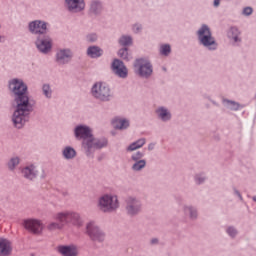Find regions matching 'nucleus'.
<instances>
[{"mask_svg": "<svg viewBox=\"0 0 256 256\" xmlns=\"http://www.w3.org/2000/svg\"><path fill=\"white\" fill-rule=\"evenodd\" d=\"M9 87L16 95L17 108L13 114L12 121L17 127L21 129L25 124V121L29 119V113H31L33 107L29 103V97L27 96V86L23 81L14 79L10 82Z\"/></svg>", "mask_w": 256, "mask_h": 256, "instance_id": "1", "label": "nucleus"}, {"mask_svg": "<svg viewBox=\"0 0 256 256\" xmlns=\"http://www.w3.org/2000/svg\"><path fill=\"white\" fill-rule=\"evenodd\" d=\"M54 219L58 222H51L48 224L47 229H49V231H57L62 227H65V224L67 223H72V225H76V227H81V225H83L81 216L76 212H59L54 216Z\"/></svg>", "mask_w": 256, "mask_h": 256, "instance_id": "2", "label": "nucleus"}, {"mask_svg": "<svg viewBox=\"0 0 256 256\" xmlns=\"http://www.w3.org/2000/svg\"><path fill=\"white\" fill-rule=\"evenodd\" d=\"M76 139H83V147L87 149V151H91L92 149H101L107 145V142H101L97 139L93 138V134L91 133V129L87 126H77L75 129Z\"/></svg>", "mask_w": 256, "mask_h": 256, "instance_id": "3", "label": "nucleus"}, {"mask_svg": "<svg viewBox=\"0 0 256 256\" xmlns=\"http://www.w3.org/2000/svg\"><path fill=\"white\" fill-rule=\"evenodd\" d=\"M98 205L101 211L107 213L119 209V200L117 199V196L104 195L99 199Z\"/></svg>", "mask_w": 256, "mask_h": 256, "instance_id": "4", "label": "nucleus"}, {"mask_svg": "<svg viewBox=\"0 0 256 256\" xmlns=\"http://www.w3.org/2000/svg\"><path fill=\"white\" fill-rule=\"evenodd\" d=\"M92 95L100 101H109L111 99V89L103 82H97L92 87Z\"/></svg>", "mask_w": 256, "mask_h": 256, "instance_id": "5", "label": "nucleus"}, {"mask_svg": "<svg viewBox=\"0 0 256 256\" xmlns=\"http://www.w3.org/2000/svg\"><path fill=\"white\" fill-rule=\"evenodd\" d=\"M198 37L204 47L216 49L217 44L215 43V39L211 37V31L209 30V27H207L206 25L202 26L201 29L198 31Z\"/></svg>", "mask_w": 256, "mask_h": 256, "instance_id": "6", "label": "nucleus"}, {"mask_svg": "<svg viewBox=\"0 0 256 256\" xmlns=\"http://www.w3.org/2000/svg\"><path fill=\"white\" fill-rule=\"evenodd\" d=\"M134 67L140 77H149L151 73H153L151 63L145 59H137L134 63Z\"/></svg>", "mask_w": 256, "mask_h": 256, "instance_id": "7", "label": "nucleus"}, {"mask_svg": "<svg viewBox=\"0 0 256 256\" xmlns=\"http://www.w3.org/2000/svg\"><path fill=\"white\" fill-rule=\"evenodd\" d=\"M86 233L92 241H105V233L99 229L95 222H89L86 225Z\"/></svg>", "mask_w": 256, "mask_h": 256, "instance_id": "8", "label": "nucleus"}, {"mask_svg": "<svg viewBox=\"0 0 256 256\" xmlns=\"http://www.w3.org/2000/svg\"><path fill=\"white\" fill-rule=\"evenodd\" d=\"M24 227L30 233H34V235H39L43 231V222L37 219H27L24 220Z\"/></svg>", "mask_w": 256, "mask_h": 256, "instance_id": "9", "label": "nucleus"}, {"mask_svg": "<svg viewBox=\"0 0 256 256\" xmlns=\"http://www.w3.org/2000/svg\"><path fill=\"white\" fill-rule=\"evenodd\" d=\"M112 71L117 75L118 77H121L122 79H125L128 75L127 67H125V64L121 60H114L112 63Z\"/></svg>", "mask_w": 256, "mask_h": 256, "instance_id": "10", "label": "nucleus"}, {"mask_svg": "<svg viewBox=\"0 0 256 256\" xmlns=\"http://www.w3.org/2000/svg\"><path fill=\"white\" fill-rule=\"evenodd\" d=\"M29 30L36 35H44L47 33V23L39 20L33 21L29 24Z\"/></svg>", "mask_w": 256, "mask_h": 256, "instance_id": "11", "label": "nucleus"}, {"mask_svg": "<svg viewBox=\"0 0 256 256\" xmlns=\"http://www.w3.org/2000/svg\"><path fill=\"white\" fill-rule=\"evenodd\" d=\"M126 203V209L129 215H137V213L141 211V204L138 200H135V198L129 197Z\"/></svg>", "mask_w": 256, "mask_h": 256, "instance_id": "12", "label": "nucleus"}, {"mask_svg": "<svg viewBox=\"0 0 256 256\" xmlns=\"http://www.w3.org/2000/svg\"><path fill=\"white\" fill-rule=\"evenodd\" d=\"M13 253V244L7 238H0V256H9Z\"/></svg>", "mask_w": 256, "mask_h": 256, "instance_id": "13", "label": "nucleus"}, {"mask_svg": "<svg viewBox=\"0 0 256 256\" xmlns=\"http://www.w3.org/2000/svg\"><path fill=\"white\" fill-rule=\"evenodd\" d=\"M72 57H73V53H71V50L69 49L59 50L56 54V61L60 65H65V63H69V61H71Z\"/></svg>", "mask_w": 256, "mask_h": 256, "instance_id": "14", "label": "nucleus"}, {"mask_svg": "<svg viewBox=\"0 0 256 256\" xmlns=\"http://www.w3.org/2000/svg\"><path fill=\"white\" fill-rule=\"evenodd\" d=\"M66 5L69 11L73 13H79L85 9V1L83 0H66Z\"/></svg>", "mask_w": 256, "mask_h": 256, "instance_id": "15", "label": "nucleus"}, {"mask_svg": "<svg viewBox=\"0 0 256 256\" xmlns=\"http://www.w3.org/2000/svg\"><path fill=\"white\" fill-rule=\"evenodd\" d=\"M58 253L63 256H77V246L75 245H60Z\"/></svg>", "mask_w": 256, "mask_h": 256, "instance_id": "16", "label": "nucleus"}, {"mask_svg": "<svg viewBox=\"0 0 256 256\" xmlns=\"http://www.w3.org/2000/svg\"><path fill=\"white\" fill-rule=\"evenodd\" d=\"M36 47L41 53H48V51H51V38L45 37L44 39H38L36 41Z\"/></svg>", "mask_w": 256, "mask_h": 256, "instance_id": "17", "label": "nucleus"}, {"mask_svg": "<svg viewBox=\"0 0 256 256\" xmlns=\"http://www.w3.org/2000/svg\"><path fill=\"white\" fill-rule=\"evenodd\" d=\"M22 174L25 179L33 180L37 177V171L35 170V166H28L22 170Z\"/></svg>", "mask_w": 256, "mask_h": 256, "instance_id": "18", "label": "nucleus"}, {"mask_svg": "<svg viewBox=\"0 0 256 256\" xmlns=\"http://www.w3.org/2000/svg\"><path fill=\"white\" fill-rule=\"evenodd\" d=\"M112 125L115 129H127L129 127V121L123 118H115L112 121Z\"/></svg>", "mask_w": 256, "mask_h": 256, "instance_id": "19", "label": "nucleus"}, {"mask_svg": "<svg viewBox=\"0 0 256 256\" xmlns=\"http://www.w3.org/2000/svg\"><path fill=\"white\" fill-rule=\"evenodd\" d=\"M87 54L92 58L101 57L103 55V50L97 46H92L88 48Z\"/></svg>", "mask_w": 256, "mask_h": 256, "instance_id": "20", "label": "nucleus"}, {"mask_svg": "<svg viewBox=\"0 0 256 256\" xmlns=\"http://www.w3.org/2000/svg\"><path fill=\"white\" fill-rule=\"evenodd\" d=\"M77 155V152L75 149L71 148L70 146H67L63 150V157L65 159H73Z\"/></svg>", "mask_w": 256, "mask_h": 256, "instance_id": "21", "label": "nucleus"}, {"mask_svg": "<svg viewBox=\"0 0 256 256\" xmlns=\"http://www.w3.org/2000/svg\"><path fill=\"white\" fill-rule=\"evenodd\" d=\"M157 113H158L160 119H162V121H169V119H171V114L165 108L158 109Z\"/></svg>", "mask_w": 256, "mask_h": 256, "instance_id": "22", "label": "nucleus"}, {"mask_svg": "<svg viewBox=\"0 0 256 256\" xmlns=\"http://www.w3.org/2000/svg\"><path fill=\"white\" fill-rule=\"evenodd\" d=\"M145 144V139H140L134 143H132L129 147H128V151H135L136 149H141V147Z\"/></svg>", "mask_w": 256, "mask_h": 256, "instance_id": "23", "label": "nucleus"}, {"mask_svg": "<svg viewBox=\"0 0 256 256\" xmlns=\"http://www.w3.org/2000/svg\"><path fill=\"white\" fill-rule=\"evenodd\" d=\"M120 45H123L124 47L127 45H131L133 43V40L129 36H122L119 40Z\"/></svg>", "mask_w": 256, "mask_h": 256, "instance_id": "24", "label": "nucleus"}, {"mask_svg": "<svg viewBox=\"0 0 256 256\" xmlns=\"http://www.w3.org/2000/svg\"><path fill=\"white\" fill-rule=\"evenodd\" d=\"M17 165H19L18 157H14L8 162V168L10 169V171H13V169H15Z\"/></svg>", "mask_w": 256, "mask_h": 256, "instance_id": "25", "label": "nucleus"}, {"mask_svg": "<svg viewBox=\"0 0 256 256\" xmlns=\"http://www.w3.org/2000/svg\"><path fill=\"white\" fill-rule=\"evenodd\" d=\"M145 165H146L145 160H140L133 165V169L134 171H141V169H143Z\"/></svg>", "mask_w": 256, "mask_h": 256, "instance_id": "26", "label": "nucleus"}, {"mask_svg": "<svg viewBox=\"0 0 256 256\" xmlns=\"http://www.w3.org/2000/svg\"><path fill=\"white\" fill-rule=\"evenodd\" d=\"M161 55H169L171 53V46L169 45H162L160 48Z\"/></svg>", "mask_w": 256, "mask_h": 256, "instance_id": "27", "label": "nucleus"}, {"mask_svg": "<svg viewBox=\"0 0 256 256\" xmlns=\"http://www.w3.org/2000/svg\"><path fill=\"white\" fill-rule=\"evenodd\" d=\"M118 55L119 57H121L122 59H126V60H129V53L127 51V48H123V49H120L118 51Z\"/></svg>", "mask_w": 256, "mask_h": 256, "instance_id": "28", "label": "nucleus"}, {"mask_svg": "<svg viewBox=\"0 0 256 256\" xmlns=\"http://www.w3.org/2000/svg\"><path fill=\"white\" fill-rule=\"evenodd\" d=\"M230 33L235 42L239 41V29L233 27L231 28Z\"/></svg>", "mask_w": 256, "mask_h": 256, "instance_id": "29", "label": "nucleus"}, {"mask_svg": "<svg viewBox=\"0 0 256 256\" xmlns=\"http://www.w3.org/2000/svg\"><path fill=\"white\" fill-rule=\"evenodd\" d=\"M91 9L94 13H99L101 10V4L99 2H93L91 5Z\"/></svg>", "mask_w": 256, "mask_h": 256, "instance_id": "30", "label": "nucleus"}, {"mask_svg": "<svg viewBox=\"0 0 256 256\" xmlns=\"http://www.w3.org/2000/svg\"><path fill=\"white\" fill-rule=\"evenodd\" d=\"M43 93L47 97H51V88L49 87V85H44L43 86Z\"/></svg>", "mask_w": 256, "mask_h": 256, "instance_id": "31", "label": "nucleus"}, {"mask_svg": "<svg viewBox=\"0 0 256 256\" xmlns=\"http://www.w3.org/2000/svg\"><path fill=\"white\" fill-rule=\"evenodd\" d=\"M227 233L228 235H230V237H235L237 235V230H235V228H228L227 229Z\"/></svg>", "mask_w": 256, "mask_h": 256, "instance_id": "32", "label": "nucleus"}, {"mask_svg": "<svg viewBox=\"0 0 256 256\" xmlns=\"http://www.w3.org/2000/svg\"><path fill=\"white\" fill-rule=\"evenodd\" d=\"M229 105H230V109H233L234 111H237V109H239V104L235 103V102H231L228 101Z\"/></svg>", "mask_w": 256, "mask_h": 256, "instance_id": "33", "label": "nucleus"}, {"mask_svg": "<svg viewBox=\"0 0 256 256\" xmlns=\"http://www.w3.org/2000/svg\"><path fill=\"white\" fill-rule=\"evenodd\" d=\"M186 211L190 212V217L192 219H195V217H197V211L193 210V208H188Z\"/></svg>", "mask_w": 256, "mask_h": 256, "instance_id": "34", "label": "nucleus"}, {"mask_svg": "<svg viewBox=\"0 0 256 256\" xmlns=\"http://www.w3.org/2000/svg\"><path fill=\"white\" fill-rule=\"evenodd\" d=\"M251 13H253V8L251 7L244 8L243 15H251Z\"/></svg>", "mask_w": 256, "mask_h": 256, "instance_id": "35", "label": "nucleus"}, {"mask_svg": "<svg viewBox=\"0 0 256 256\" xmlns=\"http://www.w3.org/2000/svg\"><path fill=\"white\" fill-rule=\"evenodd\" d=\"M141 157H143V153L137 152L135 155L132 156V159L134 161H137V160L141 159Z\"/></svg>", "mask_w": 256, "mask_h": 256, "instance_id": "36", "label": "nucleus"}, {"mask_svg": "<svg viewBox=\"0 0 256 256\" xmlns=\"http://www.w3.org/2000/svg\"><path fill=\"white\" fill-rule=\"evenodd\" d=\"M87 40L91 41V42L97 41V35H95V34L88 35Z\"/></svg>", "mask_w": 256, "mask_h": 256, "instance_id": "37", "label": "nucleus"}, {"mask_svg": "<svg viewBox=\"0 0 256 256\" xmlns=\"http://www.w3.org/2000/svg\"><path fill=\"white\" fill-rule=\"evenodd\" d=\"M133 31H134V33H139V31H141V26L135 25V26L133 27Z\"/></svg>", "mask_w": 256, "mask_h": 256, "instance_id": "38", "label": "nucleus"}, {"mask_svg": "<svg viewBox=\"0 0 256 256\" xmlns=\"http://www.w3.org/2000/svg\"><path fill=\"white\" fill-rule=\"evenodd\" d=\"M219 3H221V0H214V7H219Z\"/></svg>", "mask_w": 256, "mask_h": 256, "instance_id": "39", "label": "nucleus"}, {"mask_svg": "<svg viewBox=\"0 0 256 256\" xmlns=\"http://www.w3.org/2000/svg\"><path fill=\"white\" fill-rule=\"evenodd\" d=\"M203 181H204V179L201 180V179H199V178H196V183H198V184H199V183H203Z\"/></svg>", "mask_w": 256, "mask_h": 256, "instance_id": "40", "label": "nucleus"}, {"mask_svg": "<svg viewBox=\"0 0 256 256\" xmlns=\"http://www.w3.org/2000/svg\"><path fill=\"white\" fill-rule=\"evenodd\" d=\"M151 243L152 245H155V243H157V239H152Z\"/></svg>", "mask_w": 256, "mask_h": 256, "instance_id": "41", "label": "nucleus"}, {"mask_svg": "<svg viewBox=\"0 0 256 256\" xmlns=\"http://www.w3.org/2000/svg\"><path fill=\"white\" fill-rule=\"evenodd\" d=\"M3 41V37L2 36H0V43Z\"/></svg>", "mask_w": 256, "mask_h": 256, "instance_id": "42", "label": "nucleus"}, {"mask_svg": "<svg viewBox=\"0 0 256 256\" xmlns=\"http://www.w3.org/2000/svg\"><path fill=\"white\" fill-rule=\"evenodd\" d=\"M148 149H153V147H151V145L148 147Z\"/></svg>", "mask_w": 256, "mask_h": 256, "instance_id": "43", "label": "nucleus"}]
</instances>
